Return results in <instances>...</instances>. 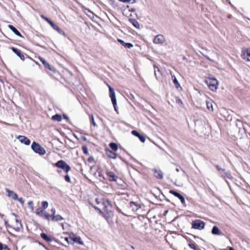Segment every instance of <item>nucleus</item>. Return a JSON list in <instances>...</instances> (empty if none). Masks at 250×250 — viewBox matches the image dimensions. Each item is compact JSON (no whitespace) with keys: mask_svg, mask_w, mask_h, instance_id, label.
Returning a JSON list of instances; mask_svg holds the SVG:
<instances>
[{"mask_svg":"<svg viewBox=\"0 0 250 250\" xmlns=\"http://www.w3.org/2000/svg\"><path fill=\"white\" fill-rule=\"evenodd\" d=\"M205 82L211 90L215 91L217 90L218 88V83L216 79H215L214 77H206L205 79Z\"/></svg>","mask_w":250,"mask_h":250,"instance_id":"1","label":"nucleus"},{"mask_svg":"<svg viewBox=\"0 0 250 250\" xmlns=\"http://www.w3.org/2000/svg\"><path fill=\"white\" fill-rule=\"evenodd\" d=\"M31 148L36 153H39L40 155H44L46 151L45 149L42 147L39 144L33 142L31 145Z\"/></svg>","mask_w":250,"mask_h":250,"instance_id":"2","label":"nucleus"},{"mask_svg":"<svg viewBox=\"0 0 250 250\" xmlns=\"http://www.w3.org/2000/svg\"><path fill=\"white\" fill-rule=\"evenodd\" d=\"M109 90V97L111 98L112 103L113 105L115 110L118 112V108L117 105V100L116 98L115 93L114 90L110 85H108Z\"/></svg>","mask_w":250,"mask_h":250,"instance_id":"3","label":"nucleus"},{"mask_svg":"<svg viewBox=\"0 0 250 250\" xmlns=\"http://www.w3.org/2000/svg\"><path fill=\"white\" fill-rule=\"evenodd\" d=\"M191 225L193 229L201 230L204 228L205 223L203 221L197 219L194 220Z\"/></svg>","mask_w":250,"mask_h":250,"instance_id":"4","label":"nucleus"},{"mask_svg":"<svg viewBox=\"0 0 250 250\" xmlns=\"http://www.w3.org/2000/svg\"><path fill=\"white\" fill-rule=\"evenodd\" d=\"M55 166L61 168L67 173L70 169V167L67 165L64 161L60 160L55 164Z\"/></svg>","mask_w":250,"mask_h":250,"instance_id":"5","label":"nucleus"},{"mask_svg":"<svg viewBox=\"0 0 250 250\" xmlns=\"http://www.w3.org/2000/svg\"><path fill=\"white\" fill-rule=\"evenodd\" d=\"M55 166L61 168L67 173L70 169V167L67 165L64 161L60 160L55 164Z\"/></svg>","mask_w":250,"mask_h":250,"instance_id":"6","label":"nucleus"},{"mask_svg":"<svg viewBox=\"0 0 250 250\" xmlns=\"http://www.w3.org/2000/svg\"><path fill=\"white\" fill-rule=\"evenodd\" d=\"M55 166L61 168L67 173L70 169V167L67 165L64 161L60 160L55 164Z\"/></svg>","mask_w":250,"mask_h":250,"instance_id":"7","label":"nucleus"},{"mask_svg":"<svg viewBox=\"0 0 250 250\" xmlns=\"http://www.w3.org/2000/svg\"><path fill=\"white\" fill-rule=\"evenodd\" d=\"M166 41L165 37L162 35L156 36L153 39V42L155 44H163Z\"/></svg>","mask_w":250,"mask_h":250,"instance_id":"8","label":"nucleus"},{"mask_svg":"<svg viewBox=\"0 0 250 250\" xmlns=\"http://www.w3.org/2000/svg\"><path fill=\"white\" fill-rule=\"evenodd\" d=\"M70 240L72 241V244H73V242L81 245H83V244L80 237L76 235L73 233H70Z\"/></svg>","mask_w":250,"mask_h":250,"instance_id":"9","label":"nucleus"},{"mask_svg":"<svg viewBox=\"0 0 250 250\" xmlns=\"http://www.w3.org/2000/svg\"><path fill=\"white\" fill-rule=\"evenodd\" d=\"M241 57L243 60L250 62V48L242 51Z\"/></svg>","mask_w":250,"mask_h":250,"instance_id":"10","label":"nucleus"},{"mask_svg":"<svg viewBox=\"0 0 250 250\" xmlns=\"http://www.w3.org/2000/svg\"><path fill=\"white\" fill-rule=\"evenodd\" d=\"M169 192L172 195L178 198L183 205L185 204V198L182 195H181L180 193L173 190H170L169 191Z\"/></svg>","mask_w":250,"mask_h":250,"instance_id":"11","label":"nucleus"},{"mask_svg":"<svg viewBox=\"0 0 250 250\" xmlns=\"http://www.w3.org/2000/svg\"><path fill=\"white\" fill-rule=\"evenodd\" d=\"M19 141L25 145H29L30 144V141L27 137L24 136L20 135L17 137Z\"/></svg>","mask_w":250,"mask_h":250,"instance_id":"12","label":"nucleus"},{"mask_svg":"<svg viewBox=\"0 0 250 250\" xmlns=\"http://www.w3.org/2000/svg\"><path fill=\"white\" fill-rule=\"evenodd\" d=\"M12 215L14 216H15V225L14 227V229L16 231H19L21 229V228L22 227L21 224V222L18 220V219L15 213H12Z\"/></svg>","mask_w":250,"mask_h":250,"instance_id":"13","label":"nucleus"},{"mask_svg":"<svg viewBox=\"0 0 250 250\" xmlns=\"http://www.w3.org/2000/svg\"><path fill=\"white\" fill-rule=\"evenodd\" d=\"M130 208L133 211H137L139 208H141L140 204L131 201L130 202Z\"/></svg>","mask_w":250,"mask_h":250,"instance_id":"14","label":"nucleus"},{"mask_svg":"<svg viewBox=\"0 0 250 250\" xmlns=\"http://www.w3.org/2000/svg\"><path fill=\"white\" fill-rule=\"evenodd\" d=\"M106 174L108 177V180L110 181H116L118 177L116 176L113 172L111 171H107L106 172Z\"/></svg>","mask_w":250,"mask_h":250,"instance_id":"15","label":"nucleus"},{"mask_svg":"<svg viewBox=\"0 0 250 250\" xmlns=\"http://www.w3.org/2000/svg\"><path fill=\"white\" fill-rule=\"evenodd\" d=\"M5 191L8 193L7 196L15 200H16L18 199L17 194L14 191L10 190V189H7V188L5 189Z\"/></svg>","mask_w":250,"mask_h":250,"instance_id":"16","label":"nucleus"},{"mask_svg":"<svg viewBox=\"0 0 250 250\" xmlns=\"http://www.w3.org/2000/svg\"><path fill=\"white\" fill-rule=\"evenodd\" d=\"M102 205L104 206V208L107 211H110L108 209V208L111 206V204L107 199L105 198L102 199Z\"/></svg>","mask_w":250,"mask_h":250,"instance_id":"17","label":"nucleus"},{"mask_svg":"<svg viewBox=\"0 0 250 250\" xmlns=\"http://www.w3.org/2000/svg\"><path fill=\"white\" fill-rule=\"evenodd\" d=\"M154 176L158 179H162L163 178V174L160 169H154Z\"/></svg>","mask_w":250,"mask_h":250,"instance_id":"18","label":"nucleus"},{"mask_svg":"<svg viewBox=\"0 0 250 250\" xmlns=\"http://www.w3.org/2000/svg\"><path fill=\"white\" fill-rule=\"evenodd\" d=\"M51 27L55 30L57 31L59 33L61 34H62L63 35L65 36V34L64 33V32H63L59 27L58 25H57L56 24H55L53 22H52V23H50V24Z\"/></svg>","mask_w":250,"mask_h":250,"instance_id":"19","label":"nucleus"},{"mask_svg":"<svg viewBox=\"0 0 250 250\" xmlns=\"http://www.w3.org/2000/svg\"><path fill=\"white\" fill-rule=\"evenodd\" d=\"M211 232L214 235H220L222 234V232L217 226H214L213 227Z\"/></svg>","mask_w":250,"mask_h":250,"instance_id":"20","label":"nucleus"},{"mask_svg":"<svg viewBox=\"0 0 250 250\" xmlns=\"http://www.w3.org/2000/svg\"><path fill=\"white\" fill-rule=\"evenodd\" d=\"M11 49L13 51V52H14L21 60H24V55L21 53L20 50H18L17 49H16L14 47H12Z\"/></svg>","mask_w":250,"mask_h":250,"instance_id":"21","label":"nucleus"},{"mask_svg":"<svg viewBox=\"0 0 250 250\" xmlns=\"http://www.w3.org/2000/svg\"><path fill=\"white\" fill-rule=\"evenodd\" d=\"M118 41L121 43V44L127 48H130L133 47V44L131 43H126L124 42L123 40L118 39Z\"/></svg>","mask_w":250,"mask_h":250,"instance_id":"22","label":"nucleus"},{"mask_svg":"<svg viewBox=\"0 0 250 250\" xmlns=\"http://www.w3.org/2000/svg\"><path fill=\"white\" fill-rule=\"evenodd\" d=\"M8 27L16 35L22 37V36L20 32L13 25H9Z\"/></svg>","mask_w":250,"mask_h":250,"instance_id":"23","label":"nucleus"},{"mask_svg":"<svg viewBox=\"0 0 250 250\" xmlns=\"http://www.w3.org/2000/svg\"><path fill=\"white\" fill-rule=\"evenodd\" d=\"M39 59L46 68L52 70L50 65L44 59L41 57H39Z\"/></svg>","mask_w":250,"mask_h":250,"instance_id":"24","label":"nucleus"},{"mask_svg":"<svg viewBox=\"0 0 250 250\" xmlns=\"http://www.w3.org/2000/svg\"><path fill=\"white\" fill-rule=\"evenodd\" d=\"M106 154L110 158L116 159L117 157L116 153L110 150L106 151Z\"/></svg>","mask_w":250,"mask_h":250,"instance_id":"25","label":"nucleus"},{"mask_svg":"<svg viewBox=\"0 0 250 250\" xmlns=\"http://www.w3.org/2000/svg\"><path fill=\"white\" fill-rule=\"evenodd\" d=\"M206 105L208 109L210 111H213L212 102L211 100L206 101Z\"/></svg>","mask_w":250,"mask_h":250,"instance_id":"26","label":"nucleus"},{"mask_svg":"<svg viewBox=\"0 0 250 250\" xmlns=\"http://www.w3.org/2000/svg\"><path fill=\"white\" fill-rule=\"evenodd\" d=\"M63 219V218L60 215H55L52 217V220L53 221H59Z\"/></svg>","mask_w":250,"mask_h":250,"instance_id":"27","label":"nucleus"},{"mask_svg":"<svg viewBox=\"0 0 250 250\" xmlns=\"http://www.w3.org/2000/svg\"><path fill=\"white\" fill-rule=\"evenodd\" d=\"M41 235V237L47 242H51L52 241L51 238L44 233H42Z\"/></svg>","mask_w":250,"mask_h":250,"instance_id":"28","label":"nucleus"},{"mask_svg":"<svg viewBox=\"0 0 250 250\" xmlns=\"http://www.w3.org/2000/svg\"><path fill=\"white\" fill-rule=\"evenodd\" d=\"M172 81H173V82L175 85V86L178 88H179V87H180V85L179 83V82H178L176 78L174 76H172Z\"/></svg>","mask_w":250,"mask_h":250,"instance_id":"29","label":"nucleus"},{"mask_svg":"<svg viewBox=\"0 0 250 250\" xmlns=\"http://www.w3.org/2000/svg\"><path fill=\"white\" fill-rule=\"evenodd\" d=\"M83 11L84 13L89 17L92 18L93 17L94 14L93 13L90 11L89 9L87 8H84L83 9Z\"/></svg>","mask_w":250,"mask_h":250,"instance_id":"30","label":"nucleus"},{"mask_svg":"<svg viewBox=\"0 0 250 250\" xmlns=\"http://www.w3.org/2000/svg\"><path fill=\"white\" fill-rule=\"evenodd\" d=\"M130 21L134 27H135L137 28H140V24L136 20H135V19L131 20Z\"/></svg>","mask_w":250,"mask_h":250,"instance_id":"31","label":"nucleus"},{"mask_svg":"<svg viewBox=\"0 0 250 250\" xmlns=\"http://www.w3.org/2000/svg\"><path fill=\"white\" fill-rule=\"evenodd\" d=\"M35 213L37 215L43 217L44 212H43V210L42 208H38L36 210Z\"/></svg>","mask_w":250,"mask_h":250,"instance_id":"32","label":"nucleus"},{"mask_svg":"<svg viewBox=\"0 0 250 250\" xmlns=\"http://www.w3.org/2000/svg\"><path fill=\"white\" fill-rule=\"evenodd\" d=\"M109 146L110 148L114 151H116L118 150V147L116 143H111L109 144Z\"/></svg>","mask_w":250,"mask_h":250,"instance_id":"33","label":"nucleus"},{"mask_svg":"<svg viewBox=\"0 0 250 250\" xmlns=\"http://www.w3.org/2000/svg\"><path fill=\"white\" fill-rule=\"evenodd\" d=\"M52 119L58 122H60L62 120V117L58 114L55 115L52 117Z\"/></svg>","mask_w":250,"mask_h":250,"instance_id":"34","label":"nucleus"},{"mask_svg":"<svg viewBox=\"0 0 250 250\" xmlns=\"http://www.w3.org/2000/svg\"><path fill=\"white\" fill-rule=\"evenodd\" d=\"M43 217L48 220H50V219L52 220V215L46 212L44 213Z\"/></svg>","mask_w":250,"mask_h":250,"instance_id":"35","label":"nucleus"},{"mask_svg":"<svg viewBox=\"0 0 250 250\" xmlns=\"http://www.w3.org/2000/svg\"><path fill=\"white\" fill-rule=\"evenodd\" d=\"M188 246L191 249L197 250L196 245L194 243H188Z\"/></svg>","mask_w":250,"mask_h":250,"instance_id":"36","label":"nucleus"},{"mask_svg":"<svg viewBox=\"0 0 250 250\" xmlns=\"http://www.w3.org/2000/svg\"><path fill=\"white\" fill-rule=\"evenodd\" d=\"M41 18L45 20L46 21H47L48 23L50 24V23H52V21L48 18L45 17L43 15H42L41 16Z\"/></svg>","mask_w":250,"mask_h":250,"instance_id":"37","label":"nucleus"},{"mask_svg":"<svg viewBox=\"0 0 250 250\" xmlns=\"http://www.w3.org/2000/svg\"><path fill=\"white\" fill-rule=\"evenodd\" d=\"M42 206L44 209H46L48 207V203L47 201H43L42 202Z\"/></svg>","mask_w":250,"mask_h":250,"instance_id":"38","label":"nucleus"},{"mask_svg":"<svg viewBox=\"0 0 250 250\" xmlns=\"http://www.w3.org/2000/svg\"><path fill=\"white\" fill-rule=\"evenodd\" d=\"M90 120H91V122L92 123V124L94 126H96L97 125L95 121H94V116L92 114H91L90 115Z\"/></svg>","mask_w":250,"mask_h":250,"instance_id":"39","label":"nucleus"},{"mask_svg":"<svg viewBox=\"0 0 250 250\" xmlns=\"http://www.w3.org/2000/svg\"><path fill=\"white\" fill-rule=\"evenodd\" d=\"M119 1L124 2V3H127L131 1L132 3H135L136 2L135 0H119Z\"/></svg>","mask_w":250,"mask_h":250,"instance_id":"40","label":"nucleus"},{"mask_svg":"<svg viewBox=\"0 0 250 250\" xmlns=\"http://www.w3.org/2000/svg\"><path fill=\"white\" fill-rule=\"evenodd\" d=\"M138 138H139L140 140L143 143L145 142L146 141L145 137H144V136H143L141 134H140V136H139Z\"/></svg>","mask_w":250,"mask_h":250,"instance_id":"41","label":"nucleus"},{"mask_svg":"<svg viewBox=\"0 0 250 250\" xmlns=\"http://www.w3.org/2000/svg\"><path fill=\"white\" fill-rule=\"evenodd\" d=\"M28 205L30 209L32 210L33 209V203L32 201H29L28 202Z\"/></svg>","mask_w":250,"mask_h":250,"instance_id":"42","label":"nucleus"},{"mask_svg":"<svg viewBox=\"0 0 250 250\" xmlns=\"http://www.w3.org/2000/svg\"><path fill=\"white\" fill-rule=\"evenodd\" d=\"M132 134L133 135L136 136L138 137H139V136H140V134L136 130H133L132 131Z\"/></svg>","mask_w":250,"mask_h":250,"instance_id":"43","label":"nucleus"},{"mask_svg":"<svg viewBox=\"0 0 250 250\" xmlns=\"http://www.w3.org/2000/svg\"><path fill=\"white\" fill-rule=\"evenodd\" d=\"M225 176H226L227 178L229 179H232V177L231 176L230 173L229 172H225Z\"/></svg>","mask_w":250,"mask_h":250,"instance_id":"44","label":"nucleus"},{"mask_svg":"<svg viewBox=\"0 0 250 250\" xmlns=\"http://www.w3.org/2000/svg\"><path fill=\"white\" fill-rule=\"evenodd\" d=\"M64 179L65 180V181L67 182H69L70 183L71 182V180H70V177L68 175L66 174L65 176H64Z\"/></svg>","mask_w":250,"mask_h":250,"instance_id":"45","label":"nucleus"},{"mask_svg":"<svg viewBox=\"0 0 250 250\" xmlns=\"http://www.w3.org/2000/svg\"><path fill=\"white\" fill-rule=\"evenodd\" d=\"M65 240L68 243V244H72V241L70 240V233L69 234V237H65Z\"/></svg>","mask_w":250,"mask_h":250,"instance_id":"46","label":"nucleus"},{"mask_svg":"<svg viewBox=\"0 0 250 250\" xmlns=\"http://www.w3.org/2000/svg\"><path fill=\"white\" fill-rule=\"evenodd\" d=\"M154 68H155V69H154L155 75L157 77V72H159V69L158 67H156L155 65H154Z\"/></svg>","mask_w":250,"mask_h":250,"instance_id":"47","label":"nucleus"},{"mask_svg":"<svg viewBox=\"0 0 250 250\" xmlns=\"http://www.w3.org/2000/svg\"><path fill=\"white\" fill-rule=\"evenodd\" d=\"M83 150L84 153L87 154H88V149L86 146H83Z\"/></svg>","mask_w":250,"mask_h":250,"instance_id":"48","label":"nucleus"},{"mask_svg":"<svg viewBox=\"0 0 250 250\" xmlns=\"http://www.w3.org/2000/svg\"><path fill=\"white\" fill-rule=\"evenodd\" d=\"M18 200L20 203H21L22 205H23L24 203V200L22 199V198H19L18 197V199L16 200Z\"/></svg>","mask_w":250,"mask_h":250,"instance_id":"49","label":"nucleus"},{"mask_svg":"<svg viewBox=\"0 0 250 250\" xmlns=\"http://www.w3.org/2000/svg\"><path fill=\"white\" fill-rule=\"evenodd\" d=\"M95 201L96 202L97 204H102V199H96Z\"/></svg>","mask_w":250,"mask_h":250,"instance_id":"50","label":"nucleus"},{"mask_svg":"<svg viewBox=\"0 0 250 250\" xmlns=\"http://www.w3.org/2000/svg\"><path fill=\"white\" fill-rule=\"evenodd\" d=\"M216 168L218 169V170H219V171H221V172H224L225 171V169H223V168H221L218 166H216Z\"/></svg>","mask_w":250,"mask_h":250,"instance_id":"51","label":"nucleus"},{"mask_svg":"<svg viewBox=\"0 0 250 250\" xmlns=\"http://www.w3.org/2000/svg\"><path fill=\"white\" fill-rule=\"evenodd\" d=\"M51 212L52 213V217L53 216V215H55V213H56V209L55 208H52L51 209Z\"/></svg>","mask_w":250,"mask_h":250,"instance_id":"52","label":"nucleus"},{"mask_svg":"<svg viewBox=\"0 0 250 250\" xmlns=\"http://www.w3.org/2000/svg\"><path fill=\"white\" fill-rule=\"evenodd\" d=\"M177 102H178V103L181 104H183V103H182V101L180 99H178L177 100Z\"/></svg>","mask_w":250,"mask_h":250,"instance_id":"53","label":"nucleus"},{"mask_svg":"<svg viewBox=\"0 0 250 250\" xmlns=\"http://www.w3.org/2000/svg\"><path fill=\"white\" fill-rule=\"evenodd\" d=\"M3 244L0 243V250H2L3 249Z\"/></svg>","mask_w":250,"mask_h":250,"instance_id":"54","label":"nucleus"},{"mask_svg":"<svg viewBox=\"0 0 250 250\" xmlns=\"http://www.w3.org/2000/svg\"><path fill=\"white\" fill-rule=\"evenodd\" d=\"M205 57L207 59H208V60H209V61H213L211 59H210L209 58V57H208V56H205Z\"/></svg>","mask_w":250,"mask_h":250,"instance_id":"55","label":"nucleus"},{"mask_svg":"<svg viewBox=\"0 0 250 250\" xmlns=\"http://www.w3.org/2000/svg\"><path fill=\"white\" fill-rule=\"evenodd\" d=\"M93 158L92 157L89 158L88 159V161H89V162H91V161H93Z\"/></svg>","mask_w":250,"mask_h":250,"instance_id":"56","label":"nucleus"},{"mask_svg":"<svg viewBox=\"0 0 250 250\" xmlns=\"http://www.w3.org/2000/svg\"><path fill=\"white\" fill-rule=\"evenodd\" d=\"M61 226H62V229H64V225H63V224H61Z\"/></svg>","mask_w":250,"mask_h":250,"instance_id":"57","label":"nucleus"},{"mask_svg":"<svg viewBox=\"0 0 250 250\" xmlns=\"http://www.w3.org/2000/svg\"><path fill=\"white\" fill-rule=\"evenodd\" d=\"M180 167L177 168H176V171H177V172H179V170H179V169H180Z\"/></svg>","mask_w":250,"mask_h":250,"instance_id":"58","label":"nucleus"},{"mask_svg":"<svg viewBox=\"0 0 250 250\" xmlns=\"http://www.w3.org/2000/svg\"><path fill=\"white\" fill-rule=\"evenodd\" d=\"M3 249H4L5 250L7 249V246H4V248L3 247Z\"/></svg>","mask_w":250,"mask_h":250,"instance_id":"59","label":"nucleus"},{"mask_svg":"<svg viewBox=\"0 0 250 250\" xmlns=\"http://www.w3.org/2000/svg\"><path fill=\"white\" fill-rule=\"evenodd\" d=\"M229 250H234L232 248H230Z\"/></svg>","mask_w":250,"mask_h":250,"instance_id":"60","label":"nucleus"},{"mask_svg":"<svg viewBox=\"0 0 250 250\" xmlns=\"http://www.w3.org/2000/svg\"><path fill=\"white\" fill-rule=\"evenodd\" d=\"M167 212H168V210L165 211V213H167Z\"/></svg>","mask_w":250,"mask_h":250,"instance_id":"61","label":"nucleus"},{"mask_svg":"<svg viewBox=\"0 0 250 250\" xmlns=\"http://www.w3.org/2000/svg\"><path fill=\"white\" fill-rule=\"evenodd\" d=\"M131 97H133V98L134 97L133 95H132V94H131Z\"/></svg>","mask_w":250,"mask_h":250,"instance_id":"62","label":"nucleus"},{"mask_svg":"<svg viewBox=\"0 0 250 250\" xmlns=\"http://www.w3.org/2000/svg\"><path fill=\"white\" fill-rule=\"evenodd\" d=\"M58 172L59 173H60V172H61V171H60V170H58Z\"/></svg>","mask_w":250,"mask_h":250,"instance_id":"63","label":"nucleus"}]
</instances>
